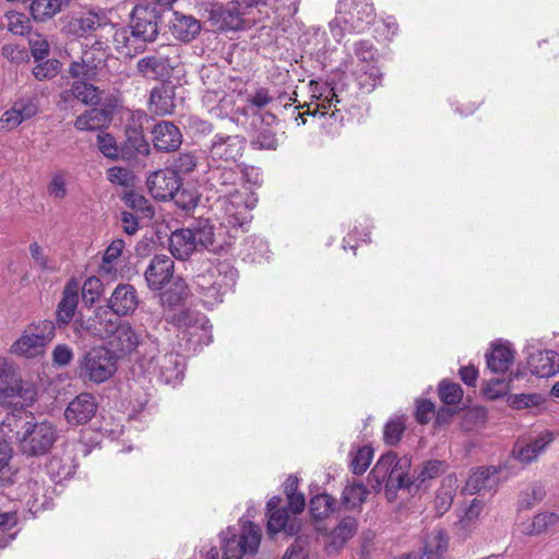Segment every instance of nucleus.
<instances>
[{"instance_id":"obj_1","label":"nucleus","mask_w":559,"mask_h":559,"mask_svg":"<svg viewBox=\"0 0 559 559\" xmlns=\"http://www.w3.org/2000/svg\"><path fill=\"white\" fill-rule=\"evenodd\" d=\"M160 20L155 7L146 3L134 5L129 14V24L116 28L112 35L116 51L130 58L142 53L148 44L157 39Z\"/></svg>"},{"instance_id":"obj_2","label":"nucleus","mask_w":559,"mask_h":559,"mask_svg":"<svg viewBox=\"0 0 559 559\" xmlns=\"http://www.w3.org/2000/svg\"><path fill=\"white\" fill-rule=\"evenodd\" d=\"M376 20V9L371 0H340L336 16L330 22V29L336 40L345 33H360Z\"/></svg>"},{"instance_id":"obj_3","label":"nucleus","mask_w":559,"mask_h":559,"mask_svg":"<svg viewBox=\"0 0 559 559\" xmlns=\"http://www.w3.org/2000/svg\"><path fill=\"white\" fill-rule=\"evenodd\" d=\"M117 371L114 353L104 346L91 348L79 360L78 374L84 382L103 383Z\"/></svg>"},{"instance_id":"obj_4","label":"nucleus","mask_w":559,"mask_h":559,"mask_svg":"<svg viewBox=\"0 0 559 559\" xmlns=\"http://www.w3.org/2000/svg\"><path fill=\"white\" fill-rule=\"evenodd\" d=\"M55 331L56 326L51 320L33 322L11 345L10 353L24 358L38 357L45 353L47 344L55 337Z\"/></svg>"},{"instance_id":"obj_5","label":"nucleus","mask_w":559,"mask_h":559,"mask_svg":"<svg viewBox=\"0 0 559 559\" xmlns=\"http://www.w3.org/2000/svg\"><path fill=\"white\" fill-rule=\"evenodd\" d=\"M19 444L20 452L26 457L46 455L58 439V430L48 420L31 421L24 429Z\"/></svg>"},{"instance_id":"obj_6","label":"nucleus","mask_w":559,"mask_h":559,"mask_svg":"<svg viewBox=\"0 0 559 559\" xmlns=\"http://www.w3.org/2000/svg\"><path fill=\"white\" fill-rule=\"evenodd\" d=\"M221 538L223 558L241 559L245 554L257 552L261 542V531L252 522H245L239 535L228 530L226 533L222 532Z\"/></svg>"},{"instance_id":"obj_7","label":"nucleus","mask_w":559,"mask_h":559,"mask_svg":"<svg viewBox=\"0 0 559 559\" xmlns=\"http://www.w3.org/2000/svg\"><path fill=\"white\" fill-rule=\"evenodd\" d=\"M241 0H230L225 5L211 11L212 20L219 23V27L225 31H240L251 27L255 24L251 11L245 9Z\"/></svg>"},{"instance_id":"obj_8","label":"nucleus","mask_w":559,"mask_h":559,"mask_svg":"<svg viewBox=\"0 0 559 559\" xmlns=\"http://www.w3.org/2000/svg\"><path fill=\"white\" fill-rule=\"evenodd\" d=\"M37 392L33 383L24 382L20 374L15 381L0 382V404L16 409L31 406Z\"/></svg>"},{"instance_id":"obj_9","label":"nucleus","mask_w":559,"mask_h":559,"mask_svg":"<svg viewBox=\"0 0 559 559\" xmlns=\"http://www.w3.org/2000/svg\"><path fill=\"white\" fill-rule=\"evenodd\" d=\"M286 506L282 504V499L277 496L272 497L266 503L267 524L266 528L270 535L278 532H285L288 535H295L300 530V521L289 514Z\"/></svg>"},{"instance_id":"obj_10","label":"nucleus","mask_w":559,"mask_h":559,"mask_svg":"<svg viewBox=\"0 0 559 559\" xmlns=\"http://www.w3.org/2000/svg\"><path fill=\"white\" fill-rule=\"evenodd\" d=\"M316 531L328 538L325 544L326 551L334 554L338 552L356 535L358 521L355 516L347 515L342 518L332 530H329L323 524H318Z\"/></svg>"},{"instance_id":"obj_11","label":"nucleus","mask_w":559,"mask_h":559,"mask_svg":"<svg viewBox=\"0 0 559 559\" xmlns=\"http://www.w3.org/2000/svg\"><path fill=\"white\" fill-rule=\"evenodd\" d=\"M218 191L224 193L222 206L228 217V223L233 226H242L246 221L248 210L254 205L257 200L253 199V195H251L247 190L240 191L237 189H222Z\"/></svg>"},{"instance_id":"obj_12","label":"nucleus","mask_w":559,"mask_h":559,"mask_svg":"<svg viewBox=\"0 0 559 559\" xmlns=\"http://www.w3.org/2000/svg\"><path fill=\"white\" fill-rule=\"evenodd\" d=\"M110 25L107 14L100 9H88L72 15L67 23V31L75 37H86Z\"/></svg>"},{"instance_id":"obj_13","label":"nucleus","mask_w":559,"mask_h":559,"mask_svg":"<svg viewBox=\"0 0 559 559\" xmlns=\"http://www.w3.org/2000/svg\"><path fill=\"white\" fill-rule=\"evenodd\" d=\"M96 412L95 397L91 393H81L68 404L64 418L72 426L85 425L95 416Z\"/></svg>"},{"instance_id":"obj_14","label":"nucleus","mask_w":559,"mask_h":559,"mask_svg":"<svg viewBox=\"0 0 559 559\" xmlns=\"http://www.w3.org/2000/svg\"><path fill=\"white\" fill-rule=\"evenodd\" d=\"M245 150V140L239 135H215L210 148L214 160L236 162Z\"/></svg>"},{"instance_id":"obj_15","label":"nucleus","mask_w":559,"mask_h":559,"mask_svg":"<svg viewBox=\"0 0 559 559\" xmlns=\"http://www.w3.org/2000/svg\"><path fill=\"white\" fill-rule=\"evenodd\" d=\"M151 195L160 201H166L174 195L179 186V179L173 170H158L151 174L146 180Z\"/></svg>"},{"instance_id":"obj_16","label":"nucleus","mask_w":559,"mask_h":559,"mask_svg":"<svg viewBox=\"0 0 559 559\" xmlns=\"http://www.w3.org/2000/svg\"><path fill=\"white\" fill-rule=\"evenodd\" d=\"M148 286L153 290H158L159 300L165 310L180 305L189 294L186 282H148Z\"/></svg>"},{"instance_id":"obj_17","label":"nucleus","mask_w":559,"mask_h":559,"mask_svg":"<svg viewBox=\"0 0 559 559\" xmlns=\"http://www.w3.org/2000/svg\"><path fill=\"white\" fill-rule=\"evenodd\" d=\"M159 379L176 385L183 379L185 361L178 353H166L156 359Z\"/></svg>"},{"instance_id":"obj_18","label":"nucleus","mask_w":559,"mask_h":559,"mask_svg":"<svg viewBox=\"0 0 559 559\" xmlns=\"http://www.w3.org/2000/svg\"><path fill=\"white\" fill-rule=\"evenodd\" d=\"M166 322L175 325L178 329H201L206 331L209 325L207 318L193 309L185 308L176 311L175 309L164 310Z\"/></svg>"},{"instance_id":"obj_19","label":"nucleus","mask_w":559,"mask_h":559,"mask_svg":"<svg viewBox=\"0 0 559 559\" xmlns=\"http://www.w3.org/2000/svg\"><path fill=\"white\" fill-rule=\"evenodd\" d=\"M154 146L158 151L173 152L182 143V134L177 126L170 121H162L155 124L153 131Z\"/></svg>"},{"instance_id":"obj_20","label":"nucleus","mask_w":559,"mask_h":559,"mask_svg":"<svg viewBox=\"0 0 559 559\" xmlns=\"http://www.w3.org/2000/svg\"><path fill=\"white\" fill-rule=\"evenodd\" d=\"M169 58L160 51L150 53L136 62L138 72L147 79H164L170 74Z\"/></svg>"},{"instance_id":"obj_21","label":"nucleus","mask_w":559,"mask_h":559,"mask_svg":"<svg viewBox=\"0 0 559 559\" xmlns=\"http://www.w3.org/2000/svg\"><path fill=\"white\" fill-rule=\"evenodd\" d=\"M108 344L111 347V352H116L119 355H128L139 346L140 335L129 323L119 321Z\"/></svg>"},{"instance_id":"obj_22","label":"nucleus","mask_w":559,"mask_h":559,"mask_svg":"<svg viewBox=\"0 0 559 559\" xmlns=\"http://www.w3.org/2000/svg\"><path fill=\"white\" fill-rule=\"evenodd\" d=\"M63 102L76 99L86 106H96L100 103V90L91 83V81L75 80L70 88L64 90L60 94Z\"/></svg>"},{"instance_id":"obj_23","label":"nucleus","mask_w":559,"mask_h":559,"mask_svg":"<svg viewBox=\"0 0 559 559\" xmlns=\"http://www.w3.org/2000/svg\"><path fill=\"white\" fill-rule=\"evenodd\" d=\"M531 372L540 378H548L559 370V355L554 350H537L528 356Z\"/></svg>"},{"instance_id":"obj_24","label":"nucleus","mask_w":559,"mask_h":559,"mask_svg":"<svg viewBox=\"0 0 559 559\" xmlns=\"http://www.w3.org/2000/svg\"><path fill=\"white\" fill-rule=\"evenodd\" d=\"M411 466L412 460L409 456L404 455L400 457L396 468L384 485L385 497L389 501H393L396 498L399 489L409 488L412 486L413 481L408 476Z\"/></svg>"},{"instance_id":"obj_25","label":"nucleus","mask_w":559,"mask_h":559,"mask_svg":"<svg viewBox=\"0 0 559 559\" xmlns=\"http://www.w3.org/2000/svg\"><path fill=\"white\" fill-rule=\"evenodd\" d=\"M169 249L173 255L179 260H186L194 251H199L195 243V236L191 228H180L171 233L169 237Z\"/></svg>"},{"instance_id":"obj_26","label":"nucleus","mask_w":559,"mask_h":559,"mask_svg":"<svg viewBox=\"0 0 559 559\" xmlns=\"http://www.w3.org/2000/svg\"><path fill=\"white\" fill-rule=\"evenodd\" d=\"M109 306L119 316L133 312L138 306V297L133 286L130 284L118 285L110 297Z\"/></svg>"},{"instance_id":"obj_27","label":"nucleus","mask_w":559,"mask_h":559,"mask_svg":"<svg viewBox=\"0 0 559 559\" xmlns=\"http://www.w3.org/2000/svg\"><path fill=\"white\" fill-rule=\"evenodd\" d=\"M170 31L175 38L182 41H191L201 31V23L192 15L174 12Z\"/></svg>"},{"instance_id":"obj_28","label":"nucleus","mask_w":559,"mask_h":559,"mask_svg":"<svg viewBox=\"0 0 559 559\" xmlns=\"http://www.w3.org/2000/svg\"><path fill=\"white\" fill-rule=\"evenodd\" d=\"M400 457L396 453L388 452L378 460L371 472L369 473V481L376 490H381L385 485L393 471L396 468Z\"/></svg>"},{"instance_id":"obj_29","label":"nucleus","mask_w":559,"mask_h":559,"mask_svg":"<svg viewBox=\"0 0 559 559\" xmlns=\"http://www.w3.org/2000/svg\"><path fill=\"white\" fill-rule=\"evenodd\" d=\"M174 88L170 85L162 84L152 90L148 109L157 116L170 115L175 108Z\"/></svg>"},{"instance_id":"obj_30","label":"nucleus","mask_w":559,"mask_h":559,"mask_svg":"<svg viewBox=\"0 0 559 559\" xmlns=\"http://www.w3.org/2000/svg\"><path fill=\"white\" fill-rule=\"evenodd\" d=\"M79 282H69L63 289V296L57 308V321L68 324L74 317L79 304Z\"/></svg>"},{"instance_id":"obj_31","label":"nucleus","mask_w":559,"mask_h":559,"mask_svg":"<svg viewBox=\"0 0 559 559\" xmlns=\"http://www.w3.org/2000/svg\"><path fill=\"white\" fill-rule=\"evenodd\" d=\"M449 547V535L443 528L432 530L426 537L419 559H442Z\"/></svg>"},{"instance_id":"obj_32","label":"nucleus","mask_w":559,"mask_h":559,"mask_svg":"<svg viewBox=\"0 0 559 559\" xmlns=\"http://www.w3.org/2000/svg\"><path fill=\"white\" fill-rule=\"evenodd\" d=\"M32 419L26 414H8L0 426V433L4 442L15 440L20 444L22 432Z\"/></svg>"},{"instance_id":"obj_33","label":"nucleus","mask_w":559,"mask_h":559,"mask_svg":"<svg viewBox=\"0 0 559 559\" xmlns=\"http://www.w3.org/2000/svg\"><path fill=\"white\" fill-rule=\"evenodd\" d=\"M119 321L118 318H112V314L108 312H105L104 316L96 314L94 318L87 320L85 330L99 340L109 341Z\"/></svg>"},{"instance_id":"obj_34","label":"nucleus","mask_w":559,"mask_h":559,"mask_svg":"<svg viewBox=\"0 0 559 559\" xmlns=\"http://www.w3.org/2000/svg\"><path fill=\"white\" fill-rule=\"evenodd\" d=\"M109 121L110 118L106 110L92 108L76 117L74 127L79 131H95L106 127Z\"/></svg>"},{"instance_id":"obj_35","label":"nucleus","mask_w":559,"mask_h":559,"mask_svg":"<svg viewBox=\"0 0 559 559\" xmlns=\"http://www.w3.org/2000/svg\"><path fill=\"white\" fill-rule=\"evenodd\" d=\"M497 471L495 467H480L475 471L466 480L465 490L476 493L485 489H491L497 483Z\"/></svg>"},{"instance_id":"obj_36","label":"nucleus","mask_w":559,"mask_h":559,"mask_svg":"<svg viewBox=\"0 0 559 559\" xmlns=\"http://www.w3.org/2000/svg\"><path fill=\"white\" fill-rule=\"evenodd\" d=\"M487 366L495 373H503L512 365L514 355L508 345L499 344L486 355Z\"/></svg>"},{"instance_id":"obj_37","label":"nucleus","mask_w":559,"mask_h":559,"mask_svg":"<svg viewBox=\"0 0 559 559\" xmlns=\"http://www.w3.org/2000/svg\"><path fill=\"white\" fill-rule=\"evenodd\" d=\"M195 236V243L198 249H207L216 251L214 226L206 218L198 219L190 227Z\"/></svg>"},{"instance_id":"obj_38","label":"nucleus","mask_w":559,"mask_h":559,"mask_svg":"<svg viewBox=\"0 0 559 559\" xmlns=\"http://www.w3.org/2000/svg\"><path fill=\"white\" fill-rule=\"evenodd\" d=\"M335 504V499L328 493L317 495L311 498L309 509L314 520V526L322 524V521L334 511Z\"/></svg>"},{"instance_id":"obj_39","label":"nucleus","mask_w":559,"mask_h":559,"mask_svg":"<svg viewBox=\"0 0 559 559\" xmlns=\"http://www.w3.org/2000/svg\"><path fill=\"white\" fill-rule=\"evenodd\" d=\"M62 5L63 0H33L29 10L35 21L44 22L59 13Z\"/></svg>"},{"instance_id":"obj_40","label":"nucleus","mask_w":559,"mask_h":559,"mask_svg":"<svg viewBox=\"0 0 559 559\" xmlns=\"http://www.w3.org/2000/svg\"><path fill=\"white\" fill-rule=\"evenodd\" d=\"M124 241L122 239H115L105 250L103 261L99 266V274L102 276H116V267L114 262L119 259L123 249Z\"/></svg>"},{"instance_id":"obj_41","label":"nucleus","mask_w":559,"mask_h":559,"mask_svg":"<svg viewBox=\"0 0 559 559\" xmlns=\"http://www.w3.org/2000/svg\"><path fill=\"white\" fill-rule=\"evenodd\" d=\"M174 261L167 255H156L145 271V278L157 277L158 280H171L174 273Z\"/></svg>"},{"instance_id":"obj_42","label":"nucleus","mask_w":559,"mask_h":559,"mask_svg":"<svg viewBox=\"0 0 559 559\" xmlns=\"http://www.w3.org/2000/svg\"><path fill=\"white\" fill-rule=\"evenodd\" d=\"M359 86L371 92L381 81V72L377 64L357 67L355 71Z\"/></svg>"},{"instance_id":"obj_43","label":"nucleus","mask_w":559,"mask_h":559,"mask_svg":"<svg viewBox=\"0 0 559 559\" xmlns=\"http://www.w3.org/2000/svg\"><path fill=\"white\" fill-rule=\"evenodd\" d=\"M369 493L361 483H353L346 486L342 492V504L349 510L360 507Z\"/></svg>"},{"instance_id":"obj_44","label":"nucleus","mask_w":559,"mask_h":559,"mask_svg":"<svg viewBox=\"0 0 559 559\" xmlns=\"http://www.w3.org/2000/svg\"><path fill=\"white\" fill-rule=\"evenodd\" d=\"M559 523V514L555 512H543L536 514L528 527L526 533L530 535H538L547 532L549 528L556 526Z\"/></svg>"},{"instance_id":"obj_45","label":"nucleus","mask_w":559,"mask_h":559,"mask_svg":"<svg viewBox=\"0 0 559 559\" xmlns=\"http://www.w3.org/2000/svg\"><path fill=\"white\" fill-rule=\"evenodd\" d=\"M98 70L95 66L80 59L70 63L68 72L74 80L95 81L98 76Z\"/></svg>"},{"instance_id":"obj_46","label":"nucleus","mask_w":559,"mask_h":559,"mask_svg":"<svg viewBox=\"0 0 559 559\" xmlns=\"http://www.w3.org/2000/svg\"><path fill=\"white\" fill-rule=\"evenodd\" d=\"M373 457V450L368 447L359 448L352 457L350 467L354 474L361 475L364 474L369 465L371 464Z\"/></svg>"},{"instance_id":"obj_47","label":"nucleus","mask_w":559,"mask_h":559,"mask_svg":"<svg viewBox=\"0 0 559 559\" xmlns=\"http://www.w3.org/2000/svg\"><path fill=\"white\" fill-rule=\"evenodd\" d=\"M439 397L448 405H454L461 402L463 390L459 383L441 381L439 384Z\"/></svg>"},{"instance_id":"obj_48","label":"nucleus","mask_w":559,"mask_h":559,"mask_svg":"<svg viewBox=\"0 0 559 559\" xmlns=\"http://www.w3.org/2000/svg\"><path fill=\"white\" fill-rule=\"evenodd\" d=\"M545 488L540 484H532L520 496V507L522 509H531L545 497Z\"/></svg>"},{"instance_id":"obj_49","label":"nucleus","mask_w":559,"mask_h":559,"mask_svg":"<svg viewBox=\"0 0 559 559\" xmlns=\"http://www.w3.org/2000/svg\"><path fill=\"white\" fill-rule=\"evenodd\" d=\"M67 183V174L64 171L55 173L47 186L49 197L55 200L64 199L68 192Z\"/></svg>"},{"instance_id":"obj_50","label":"nucleus","mask_w":559,"mask_h":559,"mask_svg":"<svg viewBox=\"0 0 559 559\" xmlns=\"http://www.w3.org/2000/svg\"><path fill=\"white\" fill-rule=\"evenodd\" d=\"M355 55L358 60L357 67L377 64V49L367 40L358 41L355 45Z\"/></svg>"},{"instance_id":"obj_51","label":"nucleus","mask_w":559,"mask_h":559,"mask_svg":"<svg viewBox=\"0 0 559 559\" xmlns=\"http://www.w3.org/2000/svg\"><path fill=\"white\" fill-rule=\"evenodd\" d=\"M126 205L136 212H141L145 217H151L154 214L148 201L141 194L130 191L123 197Z\"/></svg>"},{"instance_id":"obj_52","label":"nucleus","mask_w":559,"mask_h":559,"mask_svg":"<svg viewBox=\"0 0 559 559\" xmlns=\"http://www.w3.org/2000/svg\"><path fill=\"white\" fill-rule=\"evenodd\" d=\"M251 144L259 150H276L278 141L275 131L271 128H262L257 132Z\"/></svg>"},{"instance_id":"obj_53","label":"nucleus","mask_w":559,"mask_h":559,"mask_svg":"<svg viewBox=\"0 0 559 559\" xmlns=\"http://www.w3.org/2000/svg\"><path fill=\"white\" fill-rule=\"evenodd\" d=\"M97 147L104 156L110 159H116L119 156L118 145L110 133L100 131L97 134Z\"/></svg>"},{"instance_id":"obj_54","label":"nucleus","mask_w":559,"mask_h":559,"mask_svg":"<svg viewBox=\"0 0 559 559\" xmlns=\"http://www.w3.org/2000/svg\"><path fill=\"white\" fill-rule=\"evenodd\" d=\"M510 405L516 409H524L530 407H535L540 405L544 402V399L538 393H530V394H514L509 397Z\"/></svg>"},{"instance_id":"obj_55","label":"nucleus","mask_w":559,"mask_h":559,"mask_svg":"<svg viewBox=\"0 0 559 559\" xmlns=\"http://www.w3.org/2000/svg\"><path fill=\"white\" fill-rule=\"evenodd\" d=\"M60 67H61V63L59 60L49 59L41 63H38L33 69V74L39 81L50 80L58 74Z\"/></svg>"},{"instance_id":"obj_56","label":"nucleus","mask_w":559,"mask_h":559,"mask_svg":"<svg viewBox=\"0 0 559 559\" xmlns=\"http://www.w3.org/2000/svg\"><path fill=\"white\" fill-rule=\"evenodd\" d=\"M16 112L19 114V121L21 123L37 115L38 105L35 98H22L13 104Z\"/></svg>"},{"instance_id":"obj_57","label":"nucleus","mask_w":559,"mask_h":559,"mask_svg":"<svg viewBox=\"0 0 559 559\" xmlns=\"http://www.w3.org/2000/svg\"><path fill=\"white\" fill-rule=\"evenodd\" d=\"M207 285H199L202 302L205 306H213L222 302L221 285L216 282H206Z\"/></svg>"},{"instance_id":"obj_58","label":"nucleus","mask_w":559,"mask_h":559,"mask_svg":"<svg viewBox=\"0 0 559 559\" xmlns=\"http://www.w3.org/2000/svg\"><path fill=\"white\" fill-rule=\"evenodd\" d=\"M209 275L211 277H223L225 280H233L238 275V271L233 266V264L227 261L216 260L212 263L209 269Z\"/></svg>"},{"instance_id":"obj_59","label":"nucleus","mask_w":559,"mask_h":559,"mask_svg":"<svg viewBox=\"0 0 559 559\" xmlns=\"http://www.w3.org/2000/svg\"><path fill=\"white\" fill-rule=\"evenodd\" d=\"M170 200H173L179 209L188 212L197 206L199 199L193 192L178 188Z\"/></svg>"},{"instance_id":"obj_60","label":"nucleus","mask_w":559,"mask_h":559,"mask_svg":"<svg viewBox=\"0 0 559 559\" xmlns=\"http://www.w3.org/2000/svg\"><path fill=\"white\" fill-rule=\"evenodd\" d=\"M80 289L83 302L86 306H92L103 293V282H83V286Z\"/></svg>"},{"instance_id":"obj_61","label":"nucleus","mask_w":559,"mask_h":559,"mask_svg":"<svg viewBox=\"0 0 559 559\" xmlns=\"http://www.w3.org/2000/svg\"><path fill=\"white\" fill-rule=\"evenodd\" d=\"M405 430V425L401 419L390 420L384 428V440L389 444H396Z\"/></svg>"},{"instance_id":"obj_62","label":"nucleus","mask_w":559,"mask_h":559,"mask_svg":"<svg viewBox=\"0 0 559 559\" xmlns=\"http://www.w3.org/2000/svg\"><path fill=\"white\" fill-rule=\"evenodd\" d=\"M73 359V350L66 344H58L52 350V362L58 367H67Z\"/></svg>"},{"instance_id":"obj_63","label":"nucleus","mask_w":559,"mask_h":559,"mask_svg":"<svg viewBox=\"0 0 559 559\" xmlns=\"http://www.w3.org/2000/svg\"><path fill=\"white\" fill-rule=\"evenodd\" d=\"M435 415V405L429 400H418L416 404L415 417L419 424H427Z\"/></svg>"},{"instance_id":"obj_64","label":"nucleus","mask_w":559,"mask_h":559,"mask_svg":"<svg viewBox=\"0 0 559 559\" xmlns=\"http://www.w3.org/2000/svg\"><path fill=\"white\" fill-rule=\"evenodd\" d=\"M442 462L441 461H428L419 472L417 480L425 483L428 479L437 477L441 473Z\"/></svg>"}]
</instances>
